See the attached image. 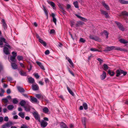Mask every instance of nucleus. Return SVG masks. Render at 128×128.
<instances>
[{
    "label": "nucleus",
    "mask_w": 128,
    "mask_h": 128,
    "mask_svg": "<svg viewBox=\"0 0 128 128\" xmlns=\"http://www.w3.org/2000/svg\"><path fill=\"white\" fill-rule=\"evenodd\" d=\"M32 114L35 120L40 123V126L42 128H45L46 126L48 123L43 120L41 121L40 116L37 111L34 112H32Z\"/></svg>",
    "instance_id": "nucleus-1"
},
{
    "label": "nucleus",
    "mask_w": 128,
    "mask_h": 128,
    "mask_svg": "<svg viewBox=\"0 0 128 128\" xmlns=\"http://www.w3.org/2000/svg\"><path fill=\"white\" fill-rule=\"evenodd\" d=\"M117 50L121 51H124L125 52L127 51V50L125 49H122L120 47H116L114 46H108L106 47L103 51L105 52H110V50Z\"/></svg>",
    "instance_id": "nucleus-2"
},
{
    "label": "nucleus",
    "mask_w": 128,
    "mask_h": 128,
    "mask_svg": "<svg viewBox=\"0 0 128 128\" xmlns=\"http://www.w3.org/2000/svg\"><path fill=\"white\" fill-rule=\"evenodd\" d=\"M115 23L116 24L120 30L122 31H124V30L125 29L123 27V26L121 23L116 21H115Z\"/></svg>",
    "instance_id": "nucleus-3"
},
{
    "label": "nucleus",
    "mask_w": 128,
    "mask_h": 128,
    "mask_svg": "<svg viewBox=\"0 0 128 128\" xmlns=\"http://www.w3.org/2000/svg\"><path fill=\"white\" fill-rule=\"evenodd\" d=\"M36 36L37 38L38 39V40L44 46H46V42L43 40L41 39L40 37L37 34H36Z\"/></svg>",
    "instance_id": "nucleus-4"
},
{
    "label": "nucleus",
    "mask_w": 128,
    "mask_h": 128,
    "mask_svg": "<svg viewBox=\"0 0 128 128\" xmlns=\"http://www.w3.org/2000/svg\"><path fill=\"white\" fill-rule=\"evenodd\" d=\"M1 22L2 24V26L4 30H6V29L8 28V26L5 20L4 19H2Z\"/></svg>",
    "instance_id": "nucleus-5"
},
{
    "label": "nucleus",
    "mask_w": 128,
    "mask_h": 128,
    "mask_svg": "<svg viewBox=\"0 0 128 128\" xmlns=\"http://www.w3.org/2000/svg\"><path fill=\"white\" fill-rule=\"evenodd\" d=\"M12 124V122H9L3 125L2 128H5L6 127H9Z\"/></svg>",
    "instance_id": "nucleus-6"
},
{
    "label": "nucleus",
    "mask_w": 128,
    "mask_h": 128,
    "mask_svg": "<svg viewBox=\"0 0 128 128\" xmlns=\"http://www.w3.org/2000/svg\"><path fill=\"white\" fill-rule=\"evenodd\" d=\"M4 52L6 55L9 54H10V52L8 48L6 46H4Z\"/></svg>",
    "instance_id": "nucleus-7"
},
{
    "label": "nucleus",
    "mask_w": 128,
    "mask_h": 128,
    "mask_svg": "<svg viewBox=\"0 0 128 128\" xmlns=\"http://www.w3.org/2000/svg\"><path fill=\"white\" fill-rule=\"evenodd\" d=\"M86 118L85 117H83L82 118V124H83L84 126V128H86Z\"/></svg>",
    "instance_id": "nucleus-8"
},
{
    "label": "nucleus",
    "mask_w": 128,
    "mask_h": 128,
    "mask_svg": "<svg viewBox=\"0 0 128 128\" xmlns=\"http://www.w3.org/2000/svg\"><path fill=\"white\" fill-rule=\"evenodd\" d=\"M100 11L101 14L104 15L105 16L106 18H108L109 16L107 12L102 10H100Z\"/></svg>",
    "instance_id": "nucleus-9"
},
{
    "label": "nucleus",
    "mask_w": 128,
    "mask_h": 128,
    "mask_svg": "<svg viewBox=\"0 0 128 128\" xmlns=\"http://www.w3.org/2000/svg\"><path fill=\"white\" fill-rule=\"evenodd\" d=\"M5 40V39L3 37H1L0 38V47H2L3 45V42Z\"/></svg>",
    "instance_id": "nucleus-10"
},
{
    "label": "nucleus",
    "mask_w": 128,
    "mask_h": 128,
    "mask_svg": "<svg viewBox=\"0 0 128 128\" xmlns=\"http://www.w3.org/2000/svg\"><path fill=\"white\" fill-rule=\"evenodd\" d=\"M66 59L68 61V62L70 64V65H71V66L72 68H74V64L72 62L71 60L68 57L66 56Z\"/></svg>",
    "instance_id": "nucleus-11"
},
{
    "label": "nucleus",
    "mask_w": 128,
    "mask_h": 128,
    "mask_svg": "<svg viewBox=\"0 0 128 128\" xmlns=\"http://www.w3.org/2000/svg\"><path fill=\"white\" fill-rule=\"evenodd\" d=\"M60 125L61 128H68L66 124L63 122H61Z\"/></svg>",
    "instance_id": "nucleus-12"
},
{
    "label": "nucleus",
    "mask_w": 128,
    "mask_h": 128,
    "mask_svg": "<svg viewBox=\"0 0 128 128\" xmlns=\"http://www.w3.org/2000/svg\"><path fill=\"white\" fill-rule=\"evenodd\" d=\"M90 39L92 40H94L96 41H97L98 40L99 38L97 36H94L92 35H90L89 36Z\"/></svg>",
    "instance_id": "nucleus-13"
},
{
    "label": "nucleus",
    "mask_w": 128,
    "mask_h": 128,
    "mask_svg": "<svg viewBox=\"0 0 128 128\" xmlns=\"http://www.w3.org/2000/svg\"><path fill=\"white\" fill-rule=\"evenodd\" d=\"M11 66L13 69L16 70L18 68V66L15 62H11Z\"/></svg>",
    "instance_id": "nucleus-14"
},
{
    "label": "nucleus",
    "mask_w": 128,
    "mask_h": 128,
    "mask_svg": "<svg viewBox=\"0 0 128 128\" xmlns=\"http://www.w3.org/2000/svg\"><path fill=\"white\" fill-rule=\"evenodd\" d=\"M106 76V73L104 71L103 72L102 74L100 76V78L102 80L104 79Z\"/></svg>",
    "instance_id": "nucleus-15"
},
{
    "label": "nucleus",
    "mask_w": 128,
    "mask_h": 128,
    "mask_svg": "<svg viewBox=\"0 0 128 128\" xmlns=\"http://www.w3.org/2000/svg\"><path fill=\"white\" fill-rule=\"evenodd\" d=\"M102 4L103 6L107 10H110V8L105 3L104 1L102 2Z\"/></svg>",
    "instance_id": "nucleus-16"
},
{
    "label": "nucleus",
    "mask_w": 128,
    "mask_h": 128,
    "mask_svg": "<svg viewBox=\"0 0 128 128\" xmlns=\"http://www.w3.org/2000/svg\"><path fill=\"white\" fill-rule=\"evenodd\" d=\"M17 88L18 91L20 93L24 92H25V90L22 87L20 86H18Z\"/></svg>",
    "instance_id": "nucleus-17"
},
{
    "label": "nucleus",
    "mask_w": 128,
    "mask_h": 128,
    "mask_svg": "<svg viewBox=\"0 0 128 128\" xmlns=\"http://www.w3.org/2000/svg\"><path fill=\"white\" fill-rule=\"evenodd\" d=\"M32 87L33 90L34 91L38 90L39 89V87L37 84L33 85Z\"/></svg>",
    "instance_id": "nucleus-18"
},
{
    "label": "nucleus",
    "mask_w": 128,
    "mask_h": 128,
    "mask_svg": "<svg viewBox=\"0 0 128 128\" xmlns=\"http://www.w3.org/2000/svg\"><path fill=\"white\" fill-rule=\"evenodd\" d=\"M51 16L53 18V21L54 23L56 25V19L55 17V15L54 13H52L51 14Z\"/></svg>",
    "instance_id": "nucleus-19"
},
{
    "label": "nucleus",
    "mask_w": 128,
    "mask_h": 128,
    "mask_svg": "<svg viewBox=\"0 0 128 128\" xmlns=\"http://www.w3.org/2000/svg\"><path fill=\"white\" fill-rule=\"evenodd\" d=\"M36 63L39 66L41 69L44 70H45L44 66L41 62H39L37 61L36 62Z\"/></svg>",
    "instance_id": "nucleus-20"
},
{
    "label": "nucleus",
    "mask_w": 128,
    "mask_h": 128,
    "mask_svg": "<svg viewBox=\"0 0 128 128\" xmlns=\"http://www.w3.org/2000/svg\"><path fill=\"white\" fill-rule=\"evenodd\" d=\"M28 82L32 84L34 82V78L30 77L28 78Z\"/></svg>",
    "instance_id": "nucleus-21"
},
{
    "label": "nucleus",
    "mask_w": 128,
    "mask_h": 128,
    "mask_svg": "<svg viewBox=\"0 0 128 128\" xmlns=\"http://www.w3.org/2000/svg\"><path fill=\"white\" fill-rule=\"evenodd\" d=\"M42 6L43 8V10L45 13V15L47 17V19H48V11L46 10L45 7L44 5H42Z\"/></svg>",
    "instance_id": "nucleus-22"
},
{
    "label": "nucleus",
    "mask_w": 128,
    "mask_h": 128,
    "mask_svg": "<svg viewBox=\"0 0 128 128\" xmlns=\"http://www.w3.org/2000/svg\"><path fill=\"white\" fill-rule=\"evenodd\" d=\"M75 16H76L78 18L80 19V20L83 21H85L86 20H87V19L82 17L80 16H79L78 15V14H76Z\"/></svg>",
    "instance_id": "nucleus-23"
},
{
    "label": "nucleus",
    "mask_w": 128,
    "mask_h": 128,
    "mask_svg": "<svg viewBox=\"0 0 128 128\" xmlns=\"http://www.w3.org/2000/svg\"><path fill=\"white\" fill-rule=\"evenodd\" d=\"M30 101L32 103L36 102L38 103L39 102L38 101L37 99L34 97L32 98H30Z\"/></svg>",
    "instance_id": "nucleus-24"
},
{
    "label": "nucleus",
    "mask_w": 128,
    "mask_h": 128,
    "mask_svg": "<svg viewBox=\"0 0 128 128\" xmlns=\"http://www.w3.org/2000/svg\"><path fill=\"white\" fill-rule=\"evenodd\" d=\"M19 73L22 76H26V72H24L23 70H19Z\"/></svg>",
    "instance_id": "nucleus-25"
},
{
    "label": "nucleus",
    "mask_w": 128,
    "mask_h": 128,
    "mask_svg": "<svg viewBox=\"0 0 128 128\" xmlns=\"http://www.w3.org/2000/svg\"><path fill=\"white\" fill-rule=\"evenodd\" d=\"M84 23L81 21L78 22L76 24V27L79 26L80 25H82Z\"/></svg>",
    "instance_id": "nucleus-26"
},
{
    "label": "nucleus",
    "mask_w": 128,
    "mask_h": 128,
    "mask_svg": "<svg viewBox=\"0 0 128 128\" xmlns=\"http://www.w3.org/2000/svg\"><path fill=\"white\" fill-rule=\"evenodd\" d=\"M67 89L69 93L72 96H74V94L72 91L71 90L70 88L68 86H67Z\"/></svg>",
    "instance_id": "nucleus-27"
},
{
    "label": "nucleus",
    "mask_w": 128,
    "mask_h": 128,
    "mask_svg": "<svg viewBox=\"0 0 128 128\" xmlns=\"http://www.w3.org/2000/svg\"><path fill=\"white\" fill-rule=\"evenodd\" d=\"M43 112L45 113H47L49 111L48 108L46 107H44L42 109Z\"/></svg>",
    "instance_id": "nucleus-28"
},
{
    "label": "nucleus",
    "mask_w": 128,
    "mask_h": 128,
    "mask_svg": "<svg viewBox=\"0 0 128 128\" xmlns=\"http://www.w3.org/2000/svg\"><path fill=\"white\" fill-rule=\"evenodd\" d=\"M103 33L106 36V38H108V35L109 34V33L108 31L106 30H104L103 32Z\"/></svg>",
    "instance_id": "nucleus-29"
},
{
    "label": "nucleus",
    "mask_w": 128,
    "mask_h": 128,
    "mask_svg": "<svg viewBox=\"0 0 128 128\" xmlns=\"http://www.w3.org/2000/svg\"><path fill=\"white\" fill-rule=\"evenodd\" d=\"M74 5L76 8H79L78 2L77 1L74 2H73Z\"/></svg>",
    "instance_id": "nucleus-30"
},
{
    "label": "nucleus",
    "mask_w": 128,
    "mask_h": 128,
    "mask_svg": "<svg viewBox=\"0 0 128 128\" xmlns=\"http://www.w3.org/2000/svg\"><path fill=\"white\" fill-rule=\"evenodd\" d=\"M120 2L122 4H128V1L124 0H119Z\"/></svg>",
    "instance_id": "nucleus-31"
},
{
    "label": "nucleus",
    "mask_w": 128,
    "mask_h": 128,
    "mask_svg": "<svg viewBox=\"0 0 128 128\" xmlns=\"http://www.w3.org/2000/svg\"><path fill=\"white\" fill-rule=\"evenodd\" d=\"M119 41L121 43H123L124 44L128 43V41H126L125 40L123 39H120L119 40Z\"/></svg>",
    "instance_id": "nucleus-32"
},
{
    "label": "nucleus",
    "mask_w": 128,
    "mask_h": 128,
    "mask_svg": "<svg viewBox=\"0 0 128 128\" xmlns=\"http://www.w3.org/2000/svg\"><path fill=\"white\" fill-rule=\"evenodd\" d=\"M10 60L12 62H15L16 61V57L12 56L10 57Z\"/></svg>",
    "instance_id": "nucleus-33"
},
{
    "label": "nucleus",
    "mask_w": 128,
    "mask_h": 128,
    "mask_svg": "<svg viewBox=\"0 0 128 128\" xmlns=\"http://www.w3.org/2000/svg\"><path fill=\"white\" fill-rule=\"evenodd\" d=\"M108 73L111 76H114L115 73L114 72L111 71L110 70H109L108 71Z\"/></svg>",
    "instance_id": "nucleus-34"
},
{
    "label": "nucleus",
    "mask_w": 128,
    "mask_h": 128,
    "mask_svg": "<svg viewBox=\"0 0 128 128\" xmlns=\"http://www.w3.org/2000/svg\"><path fill=\"white\" fill-rule=\"evenodd\" d=\"M0 90L1 92H2V93L0 92V96H4V93L5 92L4 90L2 88H0Z\"/></svg>",
    "instance_id": "nucleus-35"
},
{
    "label": "nucleus",
    "mask_w": 128,
    "mask_h": 128,
    "mask_svg": "<svg viewBox=\"0 0 128 128\" xmlns=\"http://www.w3.org/2000/svg\"><path fill=\"white\" fill-rule=\"evenodd\" d=\"M84 110H86L88 108V105L86 102H84L82 104Z\"/></svg>",
    "instance_id": "nucleus-36"
},
{
    "label": "nucleus",
    "mask_w": 128,
    "mask_h": 128,
    "mask_svg": "<svg viewBox=\"0 0 128 128\" xmlns=\"http://www.w3.org/2000/svg\"><path fill=\"white\" fill-rule=\"evenodd\" d=\"M26 104V102L24 100H22L20 102V104L22 106H24Z\"/></svg>",
    "instance_id": "nucleus-37"
},
{
    "label": "nucleus",
    "mask_w": 128,
    "mask_h": 128,
    "mask_svg": "<svg viewBox=\"0 0 128 128\" xmlns=\"http://www.w3.org/2000/svg\"><path fill=\"white\" fill-rule=\"evenodd\" d=\"M4 43H5V46L8 47V48L11 49V46L6 41V39H5V42H4Z\"/></svg>",
    "instance_id": "nucleus-38"
},
{
    "label": "nucleus",
    "mask_w": 128,
    "mask_h": 128,
    "mask_svg": "<svg viewBox=\"0 0 128 128\" xmlns=\"http://www.w3.org/2000/svg\"><path fill=\"white\" fill-rule=\"evenodd\" d=\"M120 72V70H116V76L118 77L121 74Z\"/></svg>",
    "instance_id": "nucleus-39"
},
{
    "label": "nucleus",
    "mask_w": 128,
    "mask_h": 128,
    "mask_svg": "<svg viewBox=\"0 0 128 128\" xmlns=\"http://www.w3.org/2000/svg\"><path fill=\"white\" fill-rule=\"evenodd\" d=\"M121 14L123 16H128V13L126 11L122 12H121Z\"/></svg>",
    "instance_id": "nucleus-40"
},
{
    "label": "nucleus",
    "mask_w": 128,
    "mask_h": 128,
    "mask_svg": "<svg viewBox=\"0 0 128 128\" xmlns=\"http://www.w3.org/2000/svg\"><path fill=\"white\" fill-rule=\"evenodd\" d=\"M8 108L9 110H12L14 108V106L13 105H10L8 106Z\"/></svg>",
    "instance_id": "nucleus-41"
},
{
    "label": "nucleus",
    "mask_w": 128,
    "mask_h": 128,
    "mask_svg": "<svg viewBox=\"0 0 128 128\" xmlns=\"http://www.w3.org/2000/svg\"><path fill=\"white\" fill-rule=\"evenodd\" d=\"M103 66L104 67V69L105 70H108V67L107 64H104L103 65Z\"/></svg>",
    "instance_id": "nucleus-42"
},
{
    "label": "nucleus",
    "mask_w": 128,
    "mask_h": 128,
    "mask_svg": "<svg viewBox=\"0 0 128 128\" xmlns=\"http://www.w3.org/2000/svg\"><path fill=\"white\" fill-rule=\"evenodd\" d=\"M18 114L21 118H24V113L20 112Z\"/></svg>",
    "instance_id": "nucleus-43"
},
{
    "label": "nucleus",
    "mask_w": 128,
    "mask_h": 128,
    "mask_svg": "<svg viewBox=\"0 0 128 128\" xmlns=\"http://www.w3.org/2000/svg\"><path fill=\"white\" fill-rule=\"evenodd\" d=\"M17 58L19 61L22 60L23 58V57L21 56H17Z\"/></svg>",
    "instance_id": "nucleus-44"
},
{
    "label": "nucleus",
    "mask_w": 128,
    "mask_h": 128,
    "mask_svg": "<svg viewBox=\"0 0 128 128\" xmlns=\"http://www.w3.org/2000/svg\"><path fill=\"white\" fill-rule=\"evenodd\" d=\"M12 102L14 104H16L18 103V101L16 98H14L12 100Z\"/></svg>",
    "instance_id": "nucleus-45"
},
{
    "label": "nucleus",
    "mask_w": 128,
    "mask_h": 128,
    "mask_svg": "<svg viewBox=\"0 0 128 128\" xmlns=\"http://www.w3.org/2000/svg\"><path fill=\"white\" fill-rule=\"evenodd\" d=\"M67 69L68 70L69 72L73 76H74V74L70 70V68L68 67H67Z\"/></svg>",
    "instance_id": "nucleus-46"
},
{
    "label": "nucleus",
    "mask_w": 128,
    "mask_h": 128,
    "mask_svg": "<svg viewBox=\"0 0 128 128\" xmlns=\"http://www.w3.org/2000/svg\"><path fill=\"white\" fill-rule=\"evenodd\" d=\"M90 50L92 52H96V51H98V52H100V51L99 50H98L97 49L95 48H91L90 49Z\"/></svg>",
    "instance_id": "nucleus-47"
},
{
    "label": "nucleus",
    "mask_w": 128,
    "mask_h": 128,
    "mask_svg": "<svg viewBox=\"0 0 128 128\" xmlns=\"http://www.w3.org/2000/svg\"><path fill=\"white\" fill-rule=\"evenodd\" d=\"M50 4L52 6V7L54 9V8L55 6V4L53 2H50Z\"/></svg>",
    "instance_id": "nucleus-48"
},
{
    "label": "nucleus",
    "mask_w": 128,
    "mask_h": 128,
    "mask_svg": "<svg viewBox=\"0 0 128 128\" xmlns=\"http://www.w3.org/2000/svg\"><path fill=\"white\" fill-rule=\"evenodd\" d=\"M29 126L24 124H23L21 126V128H28Z\"/></svg>",
    "instance_id": "nucleus-49"
},
{
    "label": "nucleus",
    "mask_w": 128,
    "mask_h": 128,
    "mask_svg": "<svg viewBox=\"0 0 128 128\" xmlns=\"http://www.w3.org/2000/svg\"><path fill=\"white\" fill-rule=\"evenodd\" d=\"M42 95L40 94H37L36 95V97L38 99H41Z\"/></svg>",
    "instance_id": "nucleus-50"
},
{
    "label": "nucleus",
    "mask_w": 128,
    "mask_h": 128,
    "mask_svg": "<svg viewBox=\"0 0 128 128\" xmlns=\"http://www.w3.org/2000/svg\"><path fill=\"white\" fill-rule=\"evenodd\" d=\"M24 108L26 112H29L30 109V108L24 106Z\"/></svg>",
    "instance_id": "nucleus-51"
},
{
    "label": "nucleus",
    "mask_w": 128,
    "mask_h": 128,
    "mask_svg": "<svg viewBox=\"0 0 128 128\" xmlns=\"http://www.w3.org/2000/svg\"><path fill=\"white\" fill-rule=\"evenodd\" d=\"M80 41L81 42L84 43L86 42V40L83 38H80Z\"/></svg>",
    "instance_id": "nucleus-52"
},
{
    "label": "nucleus",
    "mask_w": 128,
    "mask_h": 128,
    "mask_svg": "<svg viewBox=\"0 0 128 128\" xmlns=\"http://www.w3.org/2000/svg\"><path fill=\"white\" fill-rule=\"evenodd\" d=\"M46 97L45 96L42 95L40 99L45 100H46Z\"/></svg>",
    "instance_id": "nucleus-53"
},
{
    "label": "nucleus",
    "mask_w": 128,
    "mask_h": 128,
    "mask_svg": "<svg viewBox=\"0 0 128 128\" xmlns=\"http://www.w3.org/2000/svg\"><path fill=\"white\" fill-rule=\"evenodd\" d=\"M97 60L99 62L100 64H101L103 62V60L100 58H98L97 59Z\"/></svg>",
    "instance_id": "nucleus-54"
},
{
    "label": "nucleus",
    "mask_w": 128,
    "mask_h": 128,
    "mask_svg": "<svg viewBox=\"0 0 128 128\" xmlns=\"http://www.w3.org/2000/svg\"><path fill=\"white\" fill-rule=\"evenodd\" d=\"M44 79V81L47 84V83H48L50 81L48 78H45Z\"/></svg>",
    "instance_id": "nucleus-55"
},
{
    "label": "nucleus",
    "mask_w": 128,
    "mask_h": 128,
    "mask_svg": "<svg viewBox=\"0 0 128 128\" xmlns=\"http://www.w3.org/2000/svg\"><path fill=\"white\" fill-rule=\"evenodd\" d=\"M55 33V30L54 29H52L50 30V34H54Z\"/></svg>",
    "instance_id": "nucleus-56"
},
{
    "label": "nucleus",
    "mask_w": 128,
    "mask_h": 128,
    "mask_svg": "<svg viewBox=\"0 0 128 128\" xmlns=\"http://www.w3.org/2000/svg\"><path fill=\"white\" fill-rule=\"evenodd\" d=\"M12 54H13V56H13L15 57H16V56H17V53L16 52H12Z\"/></svg>",
    "instance_id": "nucleus-57"
},
{
    "label": "nucleus",
    "mask_w": 128,
    "mask_h": 128,
    "mask_svg": "<svg viewBox=\"0 0 128 128\" xmlns=\"http://www.w3.org/2000/svg\"><path fill=\"white\" fill-rule=\"evenodd\" d=\"M34 76L35 77L37 78L38 79L40 77L39 76L38 74H36L34 75Z\"/></svg>",
    "instance_id": "nucleus-58"
},
{
    "label": "nucleus",
    "mask_w": 128,
    "mask_h": 128,
    "mask_svg": "<svg viewBox=\"0 0 128 128\" xmlns=\"http://www.w3.org/2000/svg\"><path fill=\"white\" fill-rule=\"evenodd\" d=\"M7 78L8 80L9 81L11 82V81H12V78L10 77V76L7 77Z\"/></svg>",
    "instance_id": "nucleus-59"
},
{
    "label": "nucleus",
    "mask_w": 128,
    "mask_h": 128,
    "mask_svg": "<svg viewBox=\"0 0 128 128\" xmlns=\"http://www.w3.org/2000/svg\"><path fill=\"white\" fill-rule=\"evenodd\" d=\"M45 54L46 55H48L50 54V51L48 50H46L45 52Z\"/></svg>",
    "instance_id": "nucleus-60"
},
{
    "label": "nucleus",
    "mask_w": 128,
    "mask_h": 128,
    "mask_svg": "<svg viewBox=\"0 0 128 128\" xmlns=\"http://www.w3.org/2000/svg\"><path fill=\"white\" fill-rule=\"evenodd\" d=\"M4 100L5 101V102L6 103H8V100L6 98H3L2 99V100Z\"/></svg>",
    "instance_id": "nucleus-61"
},
{
    "label": "nucleus",
    "mask_w": 128,
    "mask_h": 128,
    "mask_svg": "<svg viewBox=\"0 0 128 128\" xmlns=\"http://www.w3.org/2000/svg\"><path fill=\"white\" fill-rule=\"evenodd\" d=\"M70 26L71 27H72L74 25V22L73 21H71L70 22Z\"/></svg>",
    "instance_id": "nucleus-62"
},
{
    "label": "nucleus",
    "mask_w": 128,
    "mask_h": 128,
    "mask_svg": "<svg viewBox=\"0 0 128 128\" xmlns=\"http://www.w3.org/2000/svg\"><path fill=\"white\" fill-rule=\"evenodd\" d=\"M66 6H67V7H66V8L67 10L71 8L70 5L69 4H67L66 5Z\"/></svg>",
    "instance_id": "nucleus-63"
},
{
    "label": "nucleus",
    "mask_w": 128,
    "mask_h": 128,
    "mask_svg": "<svg viewBox=\"0 0 128 128\" xmlns=\"http://www.w3.org/2000/svg\"><path fill=\"white\" fill-rule=\"evenodd\" d=\"M6 92L8 94H10L11 93L10 90V89H8L7 91Z\"/></svg>",
    "instance_id": "nucleus-64"
}]
</instances>
